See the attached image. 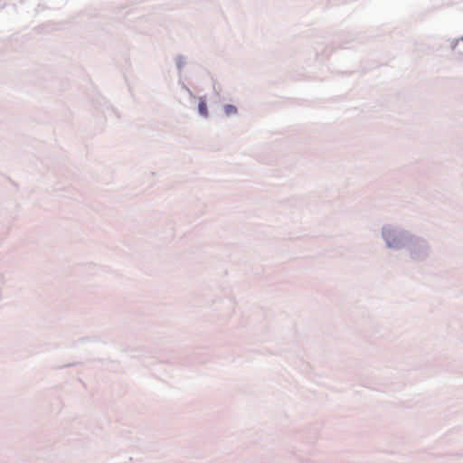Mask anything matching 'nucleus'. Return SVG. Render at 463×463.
I'll return each mask as SVG.
<instances>
[{"instance_id": "7ed1b4c3", "label": "nucleus", "mask_w": 463, "mask_h": 463, "mask_svg": "<svg viewBox=\"0 0 463 463\" xmlns=\"http://www.w3.org/2000/svg\"><path fill=\"white\" fill-rule=\"evenodd\" d=\"M462 40H463V37H462Z\"/></svg>"}, {"instance_id": "f257e3e1", "label": "nucleus", "mask_w": 463, "mask_h": 463, "mask_svg": "<svg viewBox=\"0 0 463 463\" xmlns=\"http://www.w3.org/2000/svg\"><path fill=\"white\" fill-rule=\"evenodd\" d=\"M198 111L200 115L206 117L207 116V105L205 101L201 100L198 104Z\"/></svg>"}, {"instance_id": "f03ea898", "label": "nucleus", "mask_w": 463, "mask_h": 463, "mask_svg": "<svg viewBox=\"0 0 463 463\" xmlns=\"http://www.w3.org/2000/svg\"><path fill=\"white\" fill-rule=\"evenodd\" d=\"M224 112H225L226 115L229 116V115H232V114H235L237 112V109H236L235 106L229 104V105H226L224 107Z\"/></svg>"}]
</instances>
